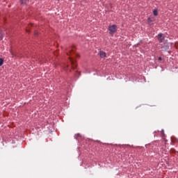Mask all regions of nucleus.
Instances as JSON below:
<instances>
[{"label":"nucleus","instance_id":"6e6552de","mask_svg":"<svg viewBox=\"0 0 178 178\" xmlns=\"http://www.w3.org/2000/svg\"><path fill=\"white\" fill-rule=\"evenodd\" d=\"M3 65V58H0V66H2Z\"/></svg>","mask_w":178,"mask_h":178},{"label":"nucleus","instance_id":"9d476101","mask_svg":"<svg viewBox=\"0 0 178 178\" xmlns=\"http://www.w3.org/2000/svg\"><path fill=\"white\" fill-rule=\"evenodd\" d=\"M38 34V31H35V35H37Z\"/></svg>","mask_w":178,"mask_h":178},{"label":"nucleus","instance_id":"f03ea898","mask_svg":"<svg viewBox=\"0 0 178 178\" xmlns=\"http://www.w3.org/2000/svg\"><path fill=\"white\" fill-rule=\"evenodd\" d=\"M69 60H70V63L72 65V69H75L76 66H77V65L76 64V63L74 62V60H73V58L72 57L69 58Z\"/></svg>","mask_w":178,"mask_h":178},{"label":"nucleus","instance_id":"20e7f679","mask_svg":"<svg viewBox=\"0 0 178 178\" xmlns=\"http://www.w3.org/2000/svg\"><path fill=\"white\" fill-rule=\"evenodd\" d=\"M99 55L100 58H106V53L104 51H100L99 52Z\"/></svg>","mask_w":178,"mask_h":178},{"label":"nucleus","instance_id":"f8f14e48","mask_svg":"<svg viewBox=\"0 0 178 178\" xmlns=\"http://www.w3.org/2000/svg\"><path fill=\"white\" fill-rule=\"evenodd\" d=\"M26 31H28V32H29V31H29V30H26Z\"/></svg>","mask_w":178,"mask_h":178},{"label":"nucleus","instance_id":"423d86ee","mask_svg":"<svg viewBox=\"0 0 178 178\" xmlns=\"http://www.w3.org/2000/svg\"><path fill=\"white\" fill-rule=\"evenodd\" d=\"M3 39V35L2 34V31H0V41H2Z\"/></svg>","mask_w":178,"mask_h":178},{"label":"nucleus","instance_id":"7ed1b4c3","mask_svg":"<svg viewBox=\"0 0 178 178\" xmlns=\"http://www.w3.org/2000/svg\"><path fill=\"white\" fill-rule=\"evenodd\" d=\"M158 37L159 42H163V40H165V36H163V34L162 33H159Z\"/></svg>","mask_w":178,"mask_h":178},{"label":"nucleus","instance_id":"0eeeda50","mask_svg":"<svg viewBox=\"0 0 178 178\" xmlns=\"http://www.w3.org/2000/svg\"><path fill=\"white\" fill-rule=\"evenodd\" d=\"M153 15H154V16H156V15H158V10H154L153 11Z\"/></svg>","mask_w":178,"mask_h":178},{"label":"nucleus","instance_id":"1a4fd4ad","mask_svg":"<svg viewBox=\"0 0 178 178\" xmlns=\"http://www.w3.org/2000/svg\"><path fill=\"white\" fill-rule=\"evenodd\" d=\"M72 54H74V50L70 51V53H67V55H72Z\"/></svg>","mask_w":178,"mask_h":178},{"label":"nucleus","instance_id":"9b49d317","mask_svg":"<svg viewBox=\"0 0 178 178\" xmlns=\"http://www.w3.org/2000/svg\"><path fill=\"white\" fill-rule=\"evenodd\" d=\"M159 60H162V57H159Z\"/></svg>","mask_w":178,"mask_h":178},{"label":"nucleus","instance_id":"f257e3e1","mask_svg":"<svg viewBox=\"0 0 178 178\" xmlns=\"http://www.w3.org/2000/svg\"><path fill=\"white\" fill-rule=\"evenodd\" d=\"M116 29H118V26L116 25H111L108 27V30L111 35L114 34V33H116Z\"/></svg>","mask_w":178,"mask_h":178},{"label":"nucleus","instance_id":"39448f33","mask_svg":"<svg viewBox=\"0 0 178 178\" xmlns=\"http://www.w3.org/2000/svg\"><path fill=\"white\" fill-rule=\"evenodd\" d=\"M27 2H29V0H21V3L22 5H26V3H27Z\"/></svg>","mask_w":178,"mask_h":178}]
</instances>
